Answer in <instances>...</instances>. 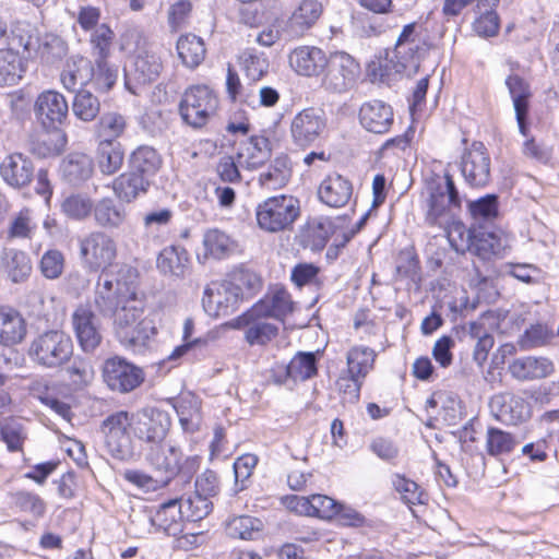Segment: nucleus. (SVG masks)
<instances>
[{
	"label": "nucleus",
	"instance_id": "obj_25",
	"mask_svg": "<svg viewBox=\"0 0 559 559\" xmlns=\"http://www.w3.org/2000/svg\"><path fill=\"white\" fill-rule=\"evenodd\" d=\"M28 394L61 417H70L71 406L61 399L58 383L45 378L36 379L29 384Z\"/></svg>",
	"mask_w": 559,
	"mask_h": 559
},
{
	"label": "nucleus",
	"instance_id": "obj_63",
	"mask_svg": "<svg viewBox=\"0 0 559 559\" xmlns=\"http://www.w3.org/2000/svg\"><path fill=\"white\" fill-rule=\"evenodd\" d=\"M271 155L269 140L265 136H251L247 141V169L263 165Z\"/></svg>",
	"mask_w": 559,
	"mask_h": 559
},
{
	"label": "nucleus",
	"instance_id": "obj_50",
	"mask_svg": "<svg viewBox=\"0 0 559 559\" xmlns=\"http://www.w3.org/2000/svg\"><path fill=\"white\" fill-rule=\"evenodd\" d=\"M4 270L13 283L25 282L33 270L29 255L19 249H12L3 259Z\"/></svg>",
	"mask_w": 559,
	"mask_h": 559
},
{
	"label": "nucleus",
	"instance_id": "obj_27",
	"mask_svg": "<svg viewBox=\"0 0 559 559\" xmlns=\"http://www.w3.org/2000/svg\"><path fill=\"white\" fill-rule=\"evenodd\" d=\"M150 187V179L131 170L121 173L109 185L115 197L123 203L134 202L139 197L146 194Z\"/></svg>",
	"mask_w": 559,
	"mask_h": 559
},
{
	"label": "nucleus",
	"instance_id": "obj_57",
	"mask_svg": "<svg viewBox=\"0 0 559 559\" xmlns=\"http://www.w3.org/2000/svg\"><path fill=\"white\" fill-rule=\"evenodd\" d=\"M0 437L5 443L8 451L22 452L26 433L21 423L13 418L4 419L0 423Z\"/></svg>",
	"mask_w": 559,
	"mask_h": 559
},
{
	"label": "nucleus",
	"instance_id": "obj_3",
	"mask_svg": "<svg viewBox=\"0 0 559 559\" xmlns=\"http://www.w3.org/2000/svg\"><path fill=\"white\" fill-rule=\"evenodd\" d=\"M106 452L115 460L127 462L134 456V435L131 411L108 414L99 425Z\"/></svg>",
	"mask_w": 559,
	"mask_h": 559
},
{
	"label": "nucleus",
	"instance_id": "obj_4",
	"mask_svg": "<svg viewBox=\"0 0 559 559\" xmlns=\"http://www.w3.org/2000/svg\"><path fill=\"white\" fill-rule=\"evenodd\" d=\"M74 352L73 342L62 330L51 329L36 335L28 347L31 360L45 369H59L67 365Z\"/></svg>",
	"mask_w": 559,
	"mask_h": 559
},
{
	"label": "nucleus",
	"instance_id": "obj_34",
	"mask_svg": "<svg viewBox=\"0 0 559 559\" xmlns=\"http://www.w3.org/2000/svg\"><path fill=\"white\" fill-rule=\"evenodd\" d=\"M10 508L34 521L44 518L47 512V503L44 498L35 491L26 489L10 493Z\"/></svg>",
	"mask_w": 559,
	"mask_h": 559
},
{
	"label": "nucleus",
	"instance_id": "obj_58",
	"mask_svg": "<svg viewBox=\"0 0 559 559\" xmlns=\"http://www.w3.org/2000/svg\"><path fill=\"white\" fill-rule=\"evenodd\" d=\"M195 488L198 497L195 498L197 503H202L204 507L203 511H198L193 514V520L198 521L206 516L210 512L207 497H214L218 491L217 477L213 473H204L197 478Z\"/></svg>",
	"mask_w": 559,
	"mask_h": 559
},
{
	"label": "nucleus",
	"instance_id": "obj_59",
	"mask_svg": "<svg viewBox=\"0 0 559 559\" xmlns=\"http://www.w3.org/2000/svg\"><path fill=\"white\" fill-rule=\"evenodd\" d=\"M110 274H112V270L107 271L106 274L99 273L94 298L95 305L99 310L111 308L120 299L118 298L119 289L115 286Z\"/></svg>",
	"mask_w": 559,
	"mask_h": 559
},
{
	"label": "nucleus",
	"instance_id": "obj_64",
	"mask_svg": "<svg viewBox=\"0 0 559 559\" xmlns=\"http://www.w3.org/2000/svg\"><path fill=\"white\" fill-rule=\"evenodd\" d=\"M555 337V333L545 324H533L525 330L520 337V345L523 349H531L547 345Z\"/></svg>",
	"mask_w": 559,
	"mask_h": 559
},
{
	"label": "nucleus",
	"instance_id": "obj_14",
	"mask_svg": "<svg viewBox=\"0 0 559 559\" xmlns=\"http://www.w3.org/2000/svg\"><path fill=\"white\" fill-rule=\"evenodd\" d=\"M490 156L484 143L474 141L461 157L460 169L465 182L481 188L490 180Z\"/></svg>",
	"mask_w": 559,
	"mask_h": 559
},
{
	"label": "nucleus",
	"instance_id": "obj_62",
	"mask_svg": "<svg viewBox=\"0 0 559 559\" xmlns=\"http://www.w3.org/2000/svg\"><path fill=\"white\" fill-rule=\"evenodd\" d=\"M67 376L74 390H82L91 384L94 379L95 371L87 360L79 358L67 368Z\"/></svg>",
	"mask_w": 559,
	"mask_h": 559
},
{
	"label": "nucleus",
	"instance_id": "obj_22",
	"mask_svg": "<svg viewBox=\"0 0 559 559\" xmlns=\"http://www.w3.org/2000/svg\"><path fill=\"white\" fill-rule=\"evenodd\" d=\"M68 143L66 132L61 127H41L31 134L28 145L33 155L49 158L60 155Z\"/></svg>",
	"mask_w": 559,
	"mask_h": 559
},
{
	"label": "nucleus",
	"instance_id": "obj_15",
	"mask_svg": "<svg viewBox=\"0 0 559 559\" xmlns=\"http://www.w3.org/2000/svg\"><path fill=\"white\" fill-rule=\"evenodd\" d=\"M492 416L509 426L520 425L531 418L530 403L521 395L512 392L495 394L489 401Z\"/></svg>",
	"mask_w": 559,
	"mask_h": 559
},
{
	"label": "nucleus",
	"instance_id": "obj_19",
	"mask_svg": "<svg viewBox=\"0 0 559 559\" xmlns=\"http://www.w3.org/2000/svg\"><path fill=\"white\" fill-rule=\"evenodd\" d=\"M329 56L317 46L301 45L288 55V63L295 73L305 78L321 76L329 64Z\"/></svg>",
	"mask_w": 559,
	"mask_h": 559
},
{
	"label": "nucleus",
	"instance_id": "obj_52",
	"mask_svg": "<svg viewBox=\"0 0 559 559\" xmlns=\"http://www.w3.org/2000/svg\"><path fill=\"white\" fill-rule=\"evenodd\" d=\"M203 246L207 254L222 259L234 252L237 243L218 228H211L204 233Z\"/></svg>",
	"mask_w": 559,
	"mask_h": 559
},
{
	"label": "nucleus",
	"instance_id": "obj_61",
	"mask_svg": "<svg viewBox=\"0 0 559 559\" xmlns=\"http://www.w3.org/2000/svg\"><path fill=\"white\" fill-rule=\"evenodd\" d=\"M66 266V257L62 251L58 249H48L41 255L38 267L40 274L47 280L59 278Z\"/></svg>",
	"mask_w": 559,
	"mask_h": 559
},
{
	"label": "nucleus",
	"instance_id": "obj_7",
	"mask_svg": "<svg viewBox=\"0 0 559 559\" xmlns=\"http://www.w3.org/2000/svg\"><path fill=\"white\" fill-rule=\"evenodd\" d=\"M242 283L241 273H233L222 281L212 282L202 297L205 312L213 318L235 314L242 304Z\"/></svg>",
	"mask_w": 559,
	"mask_h": 559
},
{
	"label": "nucleus",
	"instance_id": "obj_53",
	"mask_svg": "<svg viewBox=\"0 0 559 559\" xmlns=\"http://www.w3.org/2000/svg\"><path fill=\"white\" fill-rule=\"evenodd\" d=\"M95 202L87 193L74 192L67 195L62 203V212L75 221H84L93 214Z\"/></svg>",
	"mask_w": 559,
	"mask_h": 559
},
{
	"label": "nucleus",
	"instance_id": "obj_18",
	"mask_svg": "<svg viewBox=\"0 0 559 559\" xmlns=\"http://www.w3.org/2000/svg\"><path fill=\"white\" fill-rule=\"evenodd\" d=\"M326 127L322 110L307 108L298 112L292 120L290 134L296 145L307 147L314 143Z\"/></svg>",
	"mask_w": 559,
	"mask_h": 559
},
{
	"label": "nucleus",
	"instance_id": "obj_38",
	"mask_svg": "<svg viewBox=\"0 0 559 559\" xmlns=\"http://www.w3.org/2000/svg\"><path fill=\"white\" fill-rule=\"evenodd\" d=\"M25 72L26 64L19 51L11 48L0 49V86L17 84Z\"/></svg>",
	"mask_w": 559,
	"mask_h": 559
},
{
	"label": "nucleus",
	"instance_id": "obj_54",
	"mask_svg": "<svg viewBox=\"0 0 559 559\" xmlns=\"http://www.w3.org/2000/svg\"><path fill=\"white\" fill-rule=\"evenodd\" d=\"M127 119L118 112H106L95 126L97 140L117 141L127 130Z\"/></svg>",
	"mask_w": 559,
	"mask_h": 559
},
{
	"label": "nucleus",
	"instance_id": "obj_10",
	"mask_svg": "<svg viewBox=\"0 0 559 559\" xmlns=\"http://www.w3.org/2000/svg\"><path fill=\"white\" fill-rule=\"evenodd\" d=\"M102 379L109 391L128 394L145 381L144 370L122 356H111L102 366Z\"/></svg>",
	"mask_w": 559,
	"mask_h": 559
},
{
	"label": "nucleus",
	"instance_id": "obj_26",
	"mask_svg": "<svg viewBox=\"0 0 559 559\" xmlns=\"http://www.w3.org/2000/svg\"><path fill=\"white\" fill-rule=\"evenodd\" d=\"M352 195V182L338 174H332L325 177L318 189L320 201L335 209L345 206Z\"/></svg>",
	"mask_w": 559,
	"mask_h": 559
},
{
	"label": "nucleus",
	"instance_id": "obj_55",
	"mask_svg": "<svg viewBox=\"0 0 559 559\" xmlns=\"http://www.w3.org/2000/svg\"><path fill=\"white\" fill-rule=\"evenodd\" d=\"M467 249L486 260L491 255L499 254L502 249V245L500 238L493 233L480 231L473 236L468 233Z\"/></svg>",
	"mask_w": 559,
	"mask_h": 559
},
{
	"label": "nucleus",
	"instance_id": "obj_12",
	"mask_svg": "<svg viewBox=\"0 0 559 559\" xmlns=\"http://www.w3.org/2000/svg\"><path fill=\"white\" fill-rule=\"evenodd\" d=\"M131 414L134 440L150 444H158L165 440L171 426V418L166 411L146 406Z\"/></svg>",
	"mask_w": 559,
	"mask_h": 559
},
{
	"label": "nucleus",
	"instance_id": "obj_33",
	"mask_svg": "<svg viewBox=\"0 0 559 559\" xmlns=\"http://www.w3.org/2000/svg\"><path fill=\"white\" fill-rule=\"evenodd\" d=\"M162 166V155L150 145H139L129 156L130 170L147 179L154 177L160 170Z\"/></svg>",
	"mask_w": 559,
	"mask_h": 559
},
{
	"label": "nucleus",
	"instance_id": "obj_49",
	"mask_svg": "<svg viewBox=\"0 0 559 559\" xmlns=\"http://www.w3.org/2000/svg\"><path fill=\"white\" fill-rule=\"evenodd\" d=\"M116 41V33L107 23L98 25L91 34L88 44L91 55L94 60L109 59L114 44Z\"/></svg>",
	"mask_w": 559,
	"mask_h": 559
},
{
	"label": "nucleus",
	"instance_id": "obj_20",
	"mask_svg": "<svg viewBox=\"0 0 559 559\" xmlns=\"http://www.w3.org/2000/svg\"><path fill=\"white\" fill-rule=\"evenodd\" d=\"M0 175L4 182L15 189L31 185L35 177L32 159L20 152L10 153L0 164Z\"/></svg>",
	"mask_w": 559,
	"mask_h": 559
},
{
	"label": "nucleus",
	"instance_id": "obj_29",
	"mask_svg": "<svg viewBox=\"0 0 559 559\" xmlns=\"http://www.w3.org/2000/svg\"><path fill=\"white\" fill-rule=\"evenodd\" d=\"M359 120L369 132L382 134L388 132L393 123V110L381 100H371L360 107Z\"/></svg>",
	"mask_w": 559,
	"mask_h": 559
},
{
	"label": "nucleus",
	"instance_id": "obj_46",
	"mask_svg": "<svg viewBox=\"0 0 559 559\" xmlns=\"http://www.w3.org/2000/svg\"><path fill=\"white\" fill-rule=\"evenodd\" d=\"M176 411L182 429L187 432H195L200 429L202 423V404L195 396L182 397Z\"/></svg>",
	"mask_w": 559,
	"mask_h": 559
},
{
	"label": "nucleus",
	"instance_id": "obj_11",
	"mask_svg": "<svg viewBox=\"0 0 559 559\" xmlns=\"http://www.w3.org/2000/svg\"><path fill=\"white\" fill-rule=\"evenodd\" d=\"M328 60L329 64L321 75V86L330 93L338 94L350 90L359 78V63L344 51L330 53Z\"/></svg>",
	"mask_w": 559,
	"mask_h": 559
},
{
	"label": "nucleus",
	"instance_id": "obj_45",
	"mask_svg": "<svg viewBox=\"0 0 559 559\" xmlns=\"http://www.w3.org/2000/svg\"><path fill=\"white\" fill-rule=\"evenodd\" d=\"M376 357V352L370 347L364 345L352 347L346 356L348 374L365 380L373 369Z\"/></svg>",
	"mask_w": 559,
	"mask_h": 559
},
{
	"label": "nucleus",
	"instance_id": "obj_36",
	"mask_svg": "<svg viewBox=\"0 0 559 559\" xmlns=\"http://www.w3.org/2000/svg\"><path fill=\"white\" fill-rule=\"evenodd\" d=\"M95 158L104 175H114L123 165L124 150L118 141L98 140Z\"/></svg>",
	"mask_w": 559,
	"mask_h": 559
},
{
	"label": "nucleus",
	"instance_id": "obj_28",
	"mask_svg": "<svg viewBox=\"0 0 559 559\" xmlns=\"http://www.w3.org/2000/svg\"><path fill=\"white\" fill-rule=\"evenodd\" d=\"M92 61L83 55L67 58L60 72V83L68 92H76L79 86L91 82Z\"/></svg>",
	"mask_w": 559,
	"mask_h": 559
},
{
	"label": "nucleus",
	"instance_id": "obj_40",
	"mask_svg": "<svg viewBox=\"0 0 559 559\" xmlns=\"http://www.w3.org/2000/svg\"><path fill=\"white\" fill-rule=\"evenodd\" d=\"M37 229V224L33 216V211L24 206L12 215L4 231L7 241L32 240Z\"/></svg>",
	"mask_w": 559,
	"mask_h": 559
},
{
	"label": "nucleus",
	"instance_id": "obj_16",
	"mask_svg": "<svg viewBox=\"0 0 559 559\" xmlns=\"http://www.w3.org/2000/svg\"><path fill=\"white\" fill-rule=\"evenodd\" d=\"M323 13V5L318 0H301L292 14L282 17L284 21L282 32L285 40L301 38L319 21Z\"/></svg>",
	"mask_w": 559,
	"mask_h": 559
},
{
	"label": "nucleus",
	"instance_id": "obj_51",
	"mask_svg": "<svg viewBox=\"0 0 559 559\" xmlns=\"http://www.w3.org/2000/svg\"><path fill=\"white\" fill-rule=\"evenodd\" d=\"M93 216L100 227L117 228L123 223L126 214L111 198L105 197L95 203Z\"/></svg>",
	"mask_w": 559,
	"mask_h": 559
},
{
	"label": "nucleus",
	"instance_id": "obj_1",
	"mask_svg": "<svg viewBox=\"0 0 559 559\" xmlns=\"http://www.w3.org/2000/svg\"><path fill=\"white\" fill-rule=\"evenodd\" d=\"M428 49L429 45L421 25L409 23L403 27L394 49L386 52L384 58L372 62L370 71L380 81L389 80L395 74L412 76L417 73Z\"/></svg>",
	"mask_w": 559,
	"mask_h": 559
},
{
	"label": "nucleus",
	"instance_id": "obj_44",
	"mask_svg": "<svg viewBox=\"0 0 559 559\" xmlns=\"http://www.w3.org/2000/svg\"><path fill=\"white\" fill-rule=\"evenodd\" d=\"M333 233L334 223L329 217L313 218L307 223L302 234L305 246L311 250H321Z\"/></svg>",
	"mask_w": 559,
	"mask_h": 559
},
{
	"label": "nucleus",
	"instance_id": "obj_47",
	"mask_svg": "<svg viewBox=\"0 0 559 559\" xmlns=\"http://www.w3.org/2000/svg\"><path fill=\"white\" fill-rule=\"evenodd\" d=\"M516 437L497 427H489L486 433V451L490 456L509 455L518 447Z\"/></svg>",
	"mask_w": 559,
	"mask_h": 559
},
{
	"label": "nucleus",
	"instance_id": "obj_9",
	"mask_svg": "<svg viewBox=\"0 0 559 559\" xmlns=\"http://www.w3.org/2000/svg\"><path fill=\"white\" fill-rule=\"evenodd\" d=\"M299 215V201L286 194L267 198L255 209L258 227L270 234L290 230Z\"/></svg>",
	"mask_w": 559,
	"mask_h": 559
},
{
	"label": "nucleus",
	"instance_id": "obj_30",
	"mask_svg": "<svg viewBox=\"0 0 559 559\" xmlns=\"http://www.w3.org/2000/svg\"><path fill=\"white\" fill-rule=\"evenodd\" d=\"M153 523L166 535L178 537L180 546H182V540L187 539V536H179L183 531L180 499L175 498L164 502L156 511Z\"/></svg>",
	"mask_w": 559,
	"mask_h": 559
},
{
	"label": "nucleus",
	"instance_id": "obj_24",
	"mask_svg": "<svg viewBox=\"0 0 559 559\" xmlns=\"http://www.w3.org/2000/svg\"><path fill=\"white\" fill-rule=\"evenodd\" d=\"M27 335V322L13 307L0 306V345L12 347L21 344Z\"/></svg>",
	"mask_w": 559,
	"mask_h": 559
},
{
	"label": "nucleus",
	"instance_id": "obj_60",
	"mask_svg": "<svg viewBox=\"0 0 559 559\" xmlns=\"http://www.w3.org/2000/svg\"><path fill=\"white\" fill-rule=\"evenodd\" d=\"M469 334L473 338L477 340L473 353V359L479 367H483L488 358L490 349L493 347V336L485 331L483 324L479 322L471 323Z\"/></svg>",
	"mask_w": 559,
	"mask_h": 559
},
{
	"label": "nucleus",
	"instance_id": "obj_8",
	"mask_svg": "<svg viewBox=\"0 0 559 559\" xmlns=\"http://www.w3.org/2000/svg\"><path fill=\"white\" fill-rule=\"evenodd\" d=\"M218 93L206 84L186 88L179 103L182 120L194 129L203 128L218 112Z\"/></svg>",
	"mask_w": 559,
	"mask_h": 559
},
{
	"label": "nucleus",
	"instance_id": "obj_42",
	"mask_svg": "<svg viewBox=\"0 0 559 559\" xmlns=\"http://www.w3.org/2000/svg\"><path fill=\"white\" fill-rule=\"evenodd\" d=\"M91 82L94 90L99 93H108L118 81L119 69L109 59H96L92 61Z\"/></svg>",
	"mask_w": 559,
	"mask_h": 559
},
{
	"label": "nucleus",
	"instance_id": "obj_41",
	"mask_svg": "<svg viewBox=\"0 0 559 559\" xmlns=\"http://www.w3.org/2000/svg\"><path fill=\"white\" fill-rule=\"evenodd\" d=\"M292 177V163L285 155L276 157L267 169L259 175V185L267 190L285 187Z\"/></svg>",
	"mask_w": 559,
	"mask_h": 559
},
{
	"label": "nucleus",
	"instance_id": "obj_2",
	"mask_svg": "<svg viewBox=\"0 0 559 559\" xmlns=\"http://www.w3.org/2000/svg\"><path fill=\"white\" fill-rule=\"evenodd\" d=\"M114 313L115 332L120 343L130 349L146 348L157 335L151 320L144 318L145 304L135 289L128 297L117 300Z\"/></svg>",
	"mask_w": 559,
	"mask_h": 559
},
{
	"label": "nucleus",
	"instance_id": "obj_32",
	"mask_svg": "<svg viewBox=\"0 0 559 559\" xmlns=\"http://www.w3.org/2000/svg\"><path fill=\"white\" fill-rule=\"evenodd\" d=\"M189 253L179 246H168L162 249L156 258V267L165 276L182 277L189 266Z\"/></svg>",
	"mask_w": 559,
	"mask_h": 559
},
{
	"label": "nucleus",
	"instance_id": "obj_56",
	"mask_svg": "<svg viewBox=\"0 0 559 559\" xmlns=\"http://www.w3.org/2000/svg\"><path fill=\"white\" fill-rule=\"evenodd\" d=\"M72 110L80 120L91 122L98 116L100 103L90 91L81 90L74 96Z\"/></svg>",
	"mask_w": 559,
	"mask_h": 559
},
{
	"label": "nucleus",
	"instance_id": "obj_48",
	"mask_svg": "<svg viewBox=\"0 0 559 559\" xmlns=\"http://www.w3.org/2000/svg\"><path fill=\"white\" fill-rule=\"evenodd\" d=\"M391 483L394 490L400 495L401 500L408 507L427 503L428 495L413 479H409L402 474H393Z\"/></svg>",
	"mask_w": 559,
	"mask_h": 559
},
{
	"label": "nucleus",
	"instance_id": "obj_31",
	"mask_svg": "<svg viewBox=\"0 0 559 559\" xmlns=\"http://www.w3.org/2000/svg\"><path fill=\"white\" fill-rule=\"evenodd\" d=\"M506 84L513 100L519 130L524 136H526L528 100L532 96L531 87L528 83L518 74L509 75L506 80Z\"/></svg>",
	"mask_w": 559,
	"mask_h": 559
},
{
	"label": "nucleus",
	"instance_id": "obj_6",
	"mask_svg": "<svg viewBox=\"0 0 559 559\" xmlns=\"http://www.w3.org/2000/svg\"><path fill=\"white\" fill-rule=\"evenodd\" d=\"M426 222L443 226L453 217V209L461 207V198L450 174L432 178L426 186Z\"/></svg>",
	"mask_w": 559,
	"mask_h": 559
},
{
	"label": "nucleus",
	"instance_id": "obj_13",
	"mask_svg": "<svg viewBox=\"0 0 559 559\" xmlns=\"http://www.w3.org/2000/svg\"><path fill=\"white\" fill-rule=\"evenodd\" d=\"M76 342L84 353H94L103 342L99 320L88 304L79 305L71 316Z\"/></svg>",
	"mask_w": 559,
	"mask_h": 559
},
{
	"label": "nucleus",
	"instance_id": "obj_43",
	"mask_svg": "<svg viewBox=\"0 0 559 559\" xmlns=\"http://www.w3.org/2000/svg\"><path fill=\"white\" fill-rule=\"evenodd\" d=\"M319 352H298L286 367V376L293 381H307L318 373Z\"/></svg>",
	"mask_w": 559,
	"mask_h": 559
},
{
	"label": "nucleus",
	"instance_id": "obj_39",
	"mask_svg": "<svg viewBox=\"0 0 559 559\" xmlns=\"http://www.w3.org/2000/svg\"><path fill=\"white\" fill-rule=\"evenodd\" d=\"M500 0H478L476 4L477 17L473 24L476 34L483 37L497 35L500 20L496 12Z\"/></svg>",
	"mask_w": 559,
	"mask_h": 559
},
{
	"label": "nucleus",
	"instance_id": "obj_37",
	"mask_svg": "<svg viewBox=\"0 0 559 559\" xmlns=\"http://www.w3.org/2000/svg\"><path fill=\"white\" fill-rule=\"evenodd\" d=\"M163 68L160 53L153 48L144 49L135 57L134 79L140 84L151 83L158 79Z\"/></svg>",
	"mask_w": 559,
	"mask_h": 559
},
{
	"label": "nucleus",
	"instance_id": "obj_21",
	"mask_svg": "<svg viewBox=\"0 0 559 559\" xmlns=\"http://www.w3.org/2000/svg\"><path fill=\"white\" fill-rule=\"evenodd\" d=\"M293 311L294 301L290 294L282 287H274L247 311V318L270 317L283 320Z\"/></svg>",
	"mask_w": 559,
	"mask_h": 559
},
{
	"label": "nucleus",
	"instance_id": "obj_23",
	"mask_svg": "<svg viewBox=\"0 0 559 559\" xmlns=\"http://www.w3.org/2000/svg\"><path fill=\"white\" fill-rule=\"evenodd\" d=\"M508 370L518 381H533L551 376L555 372V364L548 357L524 356L515 358Z\"/></svg>",
	"mask_w": 559,
	"mask_h": 559
},
{
	"label": "nucleus",
	"instance_id": "obj_35",
	"mask_svg": "<svg viewBox=\"0 0 559 559\" xmlns=\"http://www.w3.org/2000/svg\"><path fill=\"white\" fill-rule=\"evenodd\" d=\"M176 50L182 64L189 69L198 68L206 56L204 39L193 33L181 34L177 39Z\"/></svg>",
	"mask_w": 559,
	"mask_h": 559
},
{
	"label": "nucleus",
	"instance_id": "obj_17",
	"mask_svg": "<svg viewBox=\"0 0 559 559\" xmlns=\"http://www.w3.org/2000/svg\"><path fill=\"white\" fill-rule=\"evenodd\" d=\"M34 114L41 127H61L69 116L68 102L58 91L45 90L35 99Z\"/></svg>",
	"mask_w": 559,
	"mask_h": 559
},
{
	"label": "nucleus",
	"instance_id": "obj_5",
	"mask_svg": "<svg viewBox=\"0 0 559 559\" xmlns=\"http://www.w3.org/2000/svg\"><path fill=\"white\" fill-rule=\"evenodd\" d=\"M79 257L88 273H103L118 265V242L104 230H93L79 239Z\"/></svg>",
	"mask_w": 559,
	"mask_h": 559
}]
</instances>
